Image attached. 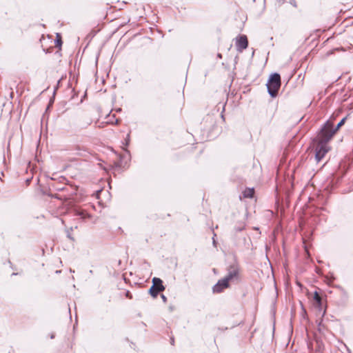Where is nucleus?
Segmentation results:
<instances>
[{
    "label": "nucleus",
    "mask_w": 353,
    "mask_h": 353,
    "mask_svg": "<svg viewBox=\"0 0 353 353\" xmlns=\"http://www.w3.org/2000/svg\"><path fill=\"white\" fill-rule=\"evenodd\" d=\"M326 137L325 134L319 131L317 137L313 140L314 142L315 160L316 163L321 161L325 154L329 151V148L327 145V143L329 141H326Z\"/></svg>",
    "instance_id": "1"
},
{
    "label": "nucleus",
    "mask_w": 353,
    "mask_h": 353,
    "mask_svg": "<svg viewBox=\"0 0 353 353\" xmlns=\"http://www.w3.org/2000/svg\"><path fill=\"white\" fill-rule=\"evenodd\" d=\"M281 76L279 73L274 72L272 74L266 83L268 92L273 98L276 97L281 88Z\"/></svg>",
    "instance_id": "2"
},
{
    "label": "nucleus",
    "mask_w": 353,
    "mask_h": 353,
    "mask_svg": "<svg viewBox=\"0 0 353 353\" xmlns=\"http://www.w3.org/2000/svg\"><path fill=\"white\" fill-rule=\"evenodd\" d=\"M347 117L343 118L340 122L337 124V125L334 128L333 123L330 121H327L325 123L321 128L320 132L325 134L326 135V141H330L334 134L339 130V129L344 125Z\"/></svg>",
    "instance_id": "3"
},
{
    "label": "nucleus",
    "mask_w": 353,
    "mask_h": 353,
    "mask_svg": "<svg viewBox=\"0 0 353 353\" xmlns=\"http://www.w3.org/2000/svg\"><path fill=\"white\" fill-rule=\"evenodd\" d=\"M239 274V268L236 263H233L228 268V274L224 277L230 283L234 279L238 277Z\"/></svg>",
    "instance_id": "4"
},
{
    "label": "nucleus",
    "mask_w": 353,
    "mask_h": 353,
    "mask_svg": "<svg viewBox=\"0 0 353 353\" xmlns=\"http://www.w3.org/2000/svg\"><path fill=\"white\" fill-rule=\"evenodd\" d=\"M248 47V37L245 34H240L236 38V50L241 52Z\"/></svg>",
    "instance_id": "5"
},
{
    "label": "nucleus",
    "mask_w": 353,
    "mask_h": 353,
    "mask_svg": "<svg viewBox=\"0 0 353 353\" xmlns=\"http://www.w3.org/2000/svg\"><path fill=\"white\" fill-rule=\"evenodd\" d=\"M229 282L225 278L218 281V282L213 286L212 291L214 293H221L224 289L229 288Z\"/></svg>",
    "instance_id": "6"
},
{
    "label": "nucleus",
    "mask_w": 353,
    "mask_h": 353,
    "mask_svg": "<svg viewBox=\"0 0 353 353\" xmlns=\"http://www.w3.org/2000/svg\"><path fill=\"white\" fill-rule=\"evenodd\" d=\"M152 287L157 288V291H163L165 290V287L163 285V281L160 278L154 277L152 279Z\"/></svg>",
    "instance_id": "7"
},
{
    "label": "nucleus",
    "mask_w": 353,
    "mask_h": 353,
    "mask_svg": "<svg viewBox=\"0 0 353 353\" xmlns=\"http://www.w3.org/2000/svg\"><path fill=\"white\" fill-rule=\"evenodd\" d=\"M313 299L316 304V306L319 307V311L322 310V299L319 294L317 292H315L314 294Z\"/></svg>",
    "instance_id": "8"
},
{
    "label": "nucleus",
    "mask_w": 353,
    "mask_h": 353,
    "mask_svg": "<svg viewBox=\"0 0 353 353\" xmlns=\"http://www.w3.org/2000/svg\"><path fill=\"white\" fill-rule=\"evenodd\" d=\"M74 215L80 216L82 219H85L90 217V214L80 209H76L74 210Z\"/></svg>",
    "instance_id": "9"
},
{
    "label": "nucleus",
    "mask_w": 353,
    "mask_h": 353,
    "mask_svg": "<svg viewBox=\"0 0 353 353\" xmlns=\"http://www.w3.org/2000/svg\"><path fill=\"white\" fill-rule=\"evenodd\" d=\"M254 194V188H248L243 192V196L245 198H252Z\"/></svg>",
    "instance_id": "10"
},
{
    "label": "nucleus",
    "mask_w": 353,
    "mask_h": 353,
    "mask_svg": "<svg viewBox=\"0 0 353 353\" xmlns=\"http://www.w3.org/2000/svg\"><path fill=\"white\" fill-rule=\"evenodd\" d=\"M159 292H161V291H157V288H154V287L151 286L149 289V294L153 298H156Z\"/></svg>",
    "instance_id": "11"
},
{
    "label": "nucleus",
    "mask_w": 353,
    "mask_h": 353,
    "mask_svg": "<svg viewBox=\"0 0 353 353\" xmlns=\"http://www.w3.org/2000/svg\"><path fill=\"white\" fill-rule=\"evenodd\" d=\"M316 343H317V349H316V350L320 352L321 350L322 342L320 340L316 339Z\"/></svg>",
    "instance_id": "12"
},
{
    "label": "nucleus",
    "mask_w": 353,
    "mask_h": 353,
    "mask_svg": "<svg viewBox=\"0 0 353 353\" xmlns=\"http://www.w3.org/2000/svg\"><path fill=\"white\" fill-rule=\"evenodd\" d=\"M244 229V225L243 224L242 225H240V226H236L234 228V230L236 232H241Z\"/></svg>",
    "instance_id": "13"
},
{
    "label": "nucleus",
    "mask_w": 353,
    "mask_h": 353,
    "mask_svg": "<svg viewBox=\"0 0 353 353\" xmlns=\"http://www.w3.org/2000/svg\"><path fill=\"white\" fill-rule=\"evenodd\" d=\"M130 143V134H128L125 139V145L128 146Z\"/></svg>",
    "instance_id": "14"
},
{
    "label": "nucleus",
    "mask_w": 353,
    "mask_h": 353,
    "mask_svg": "<svg viewBox=\"0 0 353 353\" xmlns=\"http://www.w3.org/2000/svg\"><path fill=\"white\" fill-rule=\"evenodd\" d=\"M55 42H56V45H57V46H61V44H62V41H61V39H59V38H57V39H56V41H55Z\"/></svg>",
    "instance_id": "15"
},
{
    "label": "nucleus",
    "mask_w": 353,
    "mask_h": 353,
    "mask_svg": "<svg viewBox=\"0 0 353 353\" xmlns=\"http://www.w3.org/2000/svg\"><path fill=\"white\" fill-rule=\"evenodd\" d=\"M323 327V325L322 324L321 322H320L318 325V330L321 332H322V329Z\"/></svg>",
    "instance_id": "16"
},
{
    "label": "nucleus",
    "mask_w": 353,
    "mask_h": 353,
    "mask_svg": "<svg viewBox=\"0 0 353 353\" xmlns=\"http://www.w3.org/2000/svg\"><path fill=\"white\" fill-rule=\"evenodd\" d=\"M161 297L164 303L167 302V297L164 294H161Z\"/></svg>",
    "instance_id": "17"
},
{
    "label": "nucleus",
    "mask_w": 353,
    "mask_h": 353,
    "mask_svg": "<svg viewBox=\"0 0 353 353\" xmlns=\"http://www.w3.org/2000/svg\"><path fill=\"white\" fill-rule=\"evenodd\" d=\"M290 3L294 6V7H296V3L294 0H290Z\"/></svg>",
    "instance_id": "18"
},
{
    "label": "nucleus",
    "mask_w": 353,
    "mask_h": 353,
    "mask_svg": "<svg viewBox=\"0 0 353 353\" xmlns=\"http://www.w3.org/2000/svg\"><path fill=\"white\" fill-rule=\"evenodd\" d=\"M216 236V234H214V236ZM212 240H213V245H214V246L216 247V241L214 239V237L212 238Z\"/></svg>",
    "instance_id": "19"
},
{
    "label": "nucleus",
    "mask_w": 353,
    "mask_h": 353,
    "mask_svg": "<svg viewBox=\"0 0 353 353\" xmlns=\"http://www.w3.org/2000/svg\"><path fill=\"white\" fill-rule=\"evenodd\" d=\"M126 296H127L128 298H129V299H131V298H132V296H131V295L130 294V292H129L128 291L126 292Z\"/></svg>",
    "instance_id": "20"
},
{
    "label": "nucleus",
    "mask_w": 353,
    "mask_h": 353,
    "mask_svg": "<svg viewBox=\"0 0 353 353\" xmlns=\"http://www.w3.org/2000/svg\"><path fill=\"white\" fill-rule=\"evenodd\" d=\"M125 151L130 156V151L127 149H125Z\"/></svg>",
    "instance_id": "21"
},
{
    "label": "nucleus",
    "mask_w": 353,
    "mask_h": 353,
    "mask_svg": "<svg viewBox=\"0 0 353 353\" xmlns=\"http://www.w3.org/2000/svg\"><path fill=\"white\" fill-rule=\"evenodd\" d=\"M16 275H18V273H17V272H13V273L11 274V276H16Z\"/></svg>",
    "instance_id": "22"
},
{
    "label": "nucleus",
    "mask_w": 353,
    "mask_h": 353,
    "mask_svg": "<svg viewBox=\"0 0 353 353\" xmlns=\"http://www.w3.org/2000/svg\"><path fill=\"white\" fill-rule=\"evenodd\" d=\"M54 335L52 334L51 336H50V339H54Z\"/></svg>",
    "instance_id": "23"
},
{
    "label": "nucleus",
    "mask_w": 353,
    "mask_h": 353,
    "mask_svg": "<svg viewBox=\"0 0 353 353\" xmlns=\"http://www.w3.org/2000/svg\"><path fill=\"white\" fill-rule=\"evenodd\" d=\"M68 238H70V239H73L72 238V236H70V234H68Z\"/></svg>",
    "instance_id": "24"
},
{
    "label": "nucleus",
    "mask_w": 353,
    "mask_h": 353,
    "mask_svg": "<svg viewBox=\"0 0 353 353\" xmlns=\"http://www.w3.org/2000/svg\"><path fill=\"white\" fill-rule=\"evenodd\" d=\"M218 57L221 58V54H218Z\"/></svg>",
    "instance_id": "25"
},
{
    "label": "nucleus",
    "mask_w": 353,
    "mask_h": 353,
    "mask_svg": "<svg viewBox=\"0 0 353 353\" xmlns=\"http://www.w3.org/2000/svg\"><path fill=\"white\" fill-rule=\"evenodd\" d=\"M325 310H323V315H322V316H324V315H325Z\"/></svg>",
    "instance_id": "26"
}]
</instances>
